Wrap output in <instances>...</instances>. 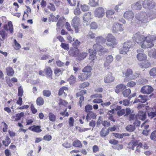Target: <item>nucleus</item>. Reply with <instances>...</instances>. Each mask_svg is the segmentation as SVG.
Listing matches in <instances>:
<instances>
[{
    "label": "nucleus",
    "instance_id": "nucleus-44",
    "mask_svg": "<svg viewBox=\"0 0 156 156\" xmlns=\"http://www.w3.org/2000/svg\"><path fill=\"white\" fill-rule=\"evenodd\" d=\"M114 12L113 10H108L106 12V16L108 18H111V16L114 14Z\"/></svg>",
    "mask_w": 156,
    "mask_h": 156
},
{
    "label": "nucleus",
    "instance_id": "nucleus-48",
    "mask_svg": "<svg viewBox=\"0 0 156 156\" xmlns=\"http://www.w3.org/2000/svg\"><path fill=\"white\" fill-rule=\"evenodd\" d=\"M14 48L16 50H19L21 48V46L20 44L18 43L16 39L14 40Z\"/></svg>",
    "mask_w": 156,
    "mask_h": 156
},
{
    "label": "nucleus",
    "instance_id": "nucleus-49",
    "mask_svg": "<svg viewBox=\"0 0 156 156\" xmlns=\"http://www.w3.org/2000/svg\"><path fill=\"white\" fill-rule=\"evenodd\" d=\"M86 90H83L77 93L76 94V96L77 97L83 96V95L86 93Z\"/></svg>",
    "mask_w": 156,
    "mask_h": 156
},
{
    "label": "nucleus",
    "instance_id": "nucleus-59",
    "mask_svg": "<svg viewBox=\"0 0 156 156\" xmlns=\"http://www.w3.org/2000/svg\"><path fill=\"white\" fill-rule=\"evenodd\" d=\"M81 13V11L79 8H77L74 11V13L76 15H79Z\"/></svg>",
    "mask_w": 156,
    "mask_h": 156
},
{
    "label": "nucleus",
    "instance_id": "nucleus-21",
    "mask_svg": "<svg viewBox=\"0 0 156 156\" xmlns=\"http://www.w3.org/2000/svg\"><path fill=\"white\" fill-rule=\"evenodd\" d=\"M93 48L95 51H100L101 52H104L103 48L101 45L97 43L93 45Z\"/></svg>",
    "mask_w": 156,
    "mask_h": 156
},
{
    "label": "nucleus",
    "instance_id": "nucleus-13",
    "mask_svg": "<svg viewBox=\"0 0 156 156\" xmlns=\"http://www.w3.org/2000/svg\"><path fill=\"white\" fill-rule=\"evenodd\" d=\"M114 79V77L112 76V74L109 73L105 77L104 81L105 83H108L113 81Z\"/></svg>",
    "mask_w": 156,
    "mask_h": 156
},
{
    "label": "nucleus",
    "instance_id": "nucleus-14",
    "mask_svg": "<svg viewBox=\"0 0 156 156\" xmlns=\"http://www.w3.org/2000/svg\"><path fill=\"white\" fill-rule=\"evenodd\" d=\"M90 73H82L80 75H79L78 78L81 81H83L87 80L90 76Z\"/></svg>",
    "mask_w": 156,
    "mask_h": 156
},
{
    "label": "nucleus",
    "instance_id": "nucleus-7",
    "mask_svg": "<svg viewBox=\"0 0 156 156\" xmlns=\"http://www.w3.org/2000/svg\"><path fill=\"white\" fill-rule=\"evenodd\" d=\"M104 9L101 7L96 8L94 11L95 16L98 18L102 17L105 15Z\"/></svg>",
    "mask_w": 156,
    "mask_h": 156
},
{
    "label": "nucleus",
    "instance_id": "nucleus-32",
    "mask_svg": "<svg viewBox=\"0 0 156 156\" xmlns=\"http://www.w3.org/2000/svg\"><path fill=\"white\" fill-rule=\"evenodd\" d=\"M131 90L129 89L124 90L122 92V94L125 97H128L131 93Z\"/></svg>",
    "mask_w": 156,
    "mask_h": 156
},
{
    "label": "nucleus",
    "instance_id": "nucleus-8",
    "mask_svg": "<svg viewBox=\"0 0 156 156\" xmlns=\"http://www.w3.org/2000/svg\"><path fill=\"white\" fill-rule=\"evenodd\" d=\"M143 50L141 49L137 50V52L138 53L136 56L137 58L140 61L144 60L147 58V55L143 53Z\"/></svg>",
    "mask_w": 156,
    "mask_h": 156
},
{
    "label": "nucleus",
    "instance_id": "nucleus-15",
    "mask_svg": "<svg viewBox=\"0 0 156 156\" xmlns=\"http://www.w3.org/2000/svg\"><path fill=\"white\" fill-rule=\"evenodd\" d=\"M136 117L142 121H144L146 118V114L143 111H139Z\"/></svg>",
    "mask_w": 156,
    "mask_h": 156
},
{
    "label": "nucleus",
    "instance_id": "nucleus-4",
    "mask_svg": "<svg viewBox=\"0 0 156 156\" xmlns=\"http://www.w3.org/2000/svg\"><path fill=\"white\" fill-rule=\"evenodd\" d=\"M80 19L79 17L75 16L73 19L71 23V25L75 30L76 33H78L80 28Z\"/></svg>",
    "mask_w": 156,
    "mask_h": 156
},
{
    "label": "nucleus",
    "instance_id": "nucleus-40",
    "mask_svg": "<svg viewBox=\"0 0 156 156\" xmlns=\"http://www.w3.org/2000/svg\"><path fill=\"white\" fill-rule=\"evenodd\" d=\"M87 37L88 39H94L95 38V34L91 31H89L87 35Z\"/></svg>",
    "mask_w": 156,
    "mask_h": 156
},
{
    "label": "nucleus",
    "instance_id": "nucleus-18",
    "mask_svg": "<svg viewBox=\"0 0 156 156\" xmlns=\"http://www.w3.org/2000/svg\"><path fill=\"white\" fill-rule=\"evenodd\" d=\"M142 2L141 1H139L132 4L131 7L133 9L140 10L142 8Z\"/></svg>",
    "mask_w": 156,
    "mask_h": 156
},
{
    "label": "nucleus",
    "instance_id": "nucleus-27",
    "mask_svg": "<svg viewBox=\"0 0 156 156\" xmlns=\"http://www.w3.org/2000/svg\"><path fill=\"white\" fill-rule=\"evenodd\" d=\"M44 72L48 77L52 76V71L50 67H46L44 69Z\"/></svg>",
    "mask_w": 156,
    "mask_h": 156
},
{
    "label": "nucleus",
    "instance_id": "nucleus-38",
    "mask_svg": "<svg viewBox=\"0 0 156 156\" xmlns=\"http://www.w3.org/2000/svg\"><path fill=\"white\" fill-rule=\"evenodd\" d=\"M44 102V100L41 97H38L36 100L37 104L38 105H42Z\"/></svg>",
    "mask_w": 156,
    "mask_h": 156
},
{
    "label": "nucleus",
    "instance_id": "nucleus-50",
    "mask_svg": "<svg viewBox=\"0 0 156 156\" xmlns=\"http://www.w3.org/2000/svg\"><path fill=\"white\" fill-rule=\"evenodd\" d=\"M23 91L21 86H20L18 89V95L19 96L21 97L23 96Z\"/></svg>",
    "mask_w": 156,
    "mask_h": 156
},
{
    "label": "nucleus",
    "instance_id": "nucleus-2",
    "mask_svg": "<svg viewBox=\"0 0 156 156\" xmlns=\"http://www.w3.org/2000/svg\"><path fill=\"white\" fill-rule=\"evenodd\" d=\"M135 44V42L132 40L128 41L125 42L123 44L122 50L120 51V53L122 54H126L129 48L133 46Z\"/></svg>",
    "mask_w": 156,
    "mask_h": 156
},
{
    "label": "nucleus",
    "instance_id": "nucleus-43",
    "mask_svg": "<svg viewBox=\"0 0 156 156\" xmlns=\"http://www.w3.org/2000/svg\"><path fill=\"white\" fill-rule=\"evenodd\" d=\"M24 115V113L23 112H21L19 114L18 113L16 115L15 119L16 121L20 120L21 118Z\"/></svg>",
    "mask_w": 156,
    "mask_h": 156
},
{
    "label": "nucleus",
    "instance_id": "nucleus-60",
    "mask_svg": "<svg viewBox=\"0 0 156 156\" xmlns=\"http://www.w3.org/2000/svg\"><path fill=\"white\" fill-rule=\"evenodd\" d=\"M113 148L114 149L118 150H121L123 148V146L122 144H117L113 146Z\"/></svg>",
    "mask_w": 156,
    "mask_h": 156
},
{
    "label": "nucleus",
    "instance_id": "nucleus-39",
    "mask_svg": "<svg viewBox=\"0 0 156 156\" xmlns=\"http://www.w3.org/2000/svg\"><path fill=\"white\" fill-rule=\"evenodd\" d=\"M91 70V67L90 66H87L85 67L82 70V72L85 73H90Z\"/></svg>",
    "mask_w": 156,
    "mask_h": 156
},
{
    "label": "nucleus",
    "instance_id": "nucleus-53",
    "mask_svg": "<svg viewBox=\"0 0 156 156\" xmlns=\"http://www.w3.org/2000/svg\"><path fill=\"white\" fill-rule=\"evenodd\" d=\"M114 135L115 137L118 138H122L123 136H126V133H123L122 134H120L118 133H114Z\"/></svg>",
    "mask_w": 156,
    "mask_h": 156
},
{
    "label": "nucleus",
    "instance_id": "nucleus-42",
    "mask_svg": "<svg viewBox=\"0 0 156 156\" xmlns=\"http://www.w3.org/2000/svg\"><path fill=\"white\" fill-rule=\"evenodd\" d=\"M76 78L73 75H71L68 79V80L70 84H74L76 81Z\"/></svg>",
    "mask_w": 156,
    "mask_h": 156
},
{
    "label": "nucleus",
    "instance_id": "nucleus-63",
    "mask_svg": "<svg viewBox=\"0 0 156 156\" xmlns=\"http://www.w3.org/2000/svg\"><path fill=\"white\" fill-rule=\"evenodd\" d=\"M93 152L94 153H96L99 151V149L98 146L94 145L92 147Z\"/></svg>",
    "mask_w": 156,
    "mask_h": 156
},
{
    "label": "nucleus",
    "instance_id": "nucleus-37",
    "mask_svg": "<svg viewBox=\"0 0 156 156\" xmlns=\"http://www.w3.org/2000/svg\"><path fill=\"white\" fill-rule=\"evenodd\" d=\"M48 117L50 120L51 122H55L56 119V115L51 112L49 113Z\"/></svg>",
    "mask_w": 156,
    "mask_h": 156
},
{
    "label": "nucleus",
    "instance_id": "nucleus-25",
    "mask_svg": "<svg viewBox=\"0 0 156 156\" xmlns=\"http://www.w3.org/2000/svg\"><path fill=\"white\" fill-rule=\"evenodd\" d=\"M91 13L90 12L85 13L83 17V20L88 22L89 20L91 19Z\"/></svg>",
    "mask_w": 156,
    "mask_h": 156
},
{
    "label": "nucleus",
    "instance_id": "nucleus-58",
    "mask_svg": "<svg viewBox=\"0 0 156 156\" xmlns=\"http://www.w3.org/2000/svg\"><path fill=\"white\" fill-rule=\"evenodd\" d=\"M118 127V126L117 125H114L112 127H109L108 129L109 131H115Z\"/></svg>",
    "mask_w": 156,
    "mask_h": 156
},
{
    "label": "nucleus",
    "instance_id": "nucleus-56",
    "mask_svg": "<svg viewBox=\"0 0 156 156\" xmlns=\"http://www.w3.org/2000/svg\"><path fill=\"white\" fill-rule=\"evenodd\" d=\"M85 109L86 112L89 113L90 112V110L92 109V106L90 105H87L85 107Z\"/></svg>",
    "mask_w": 156,
    "mask_h": 156
},
{
    "label": "nucleus",
    "instance_id": "nucleus-45",
    "mask_svg": "<svg viewBox=\"0 0 156 156\" xmlns=\"http://www.w3.org/2000/svg\"><path fill=\"white\" fill-rule=\"evenodd\" d=\"M87 55V53L86 52H82L80 53L78 57L80 60H82L86 57Z\"/></svg>",
    "mask_w": 156,
    "mask_h": 156
},
{
    "label": "nucleus",
    "instance_id": "nucleus-11",
    "mask_svg": "<svg viewBox=\"0 0 156 156\" xmlns=\"http://www.w3.org/2000/svg\"><path fill=\"white\" fill-rule=\"evenodd\" d=\"M79 53V50L76 47H72L69 51V55L73 57L77 56Z\"/></svg>",
    "mask_w": 156,
    "mask_h": 156
},
{
    "label": "nucleus",
    "instance_id": "nucleus-57",
    "mask_svg": "<svg viewBox=\"0 0 156 156\" xmlns=\"http://www.w3.org/2000/svg\"><path fill=\"white\" fill-rule=\"evenodd\" d=\"M89 7L86 5H81V9L83 11H86L88 10Z\"/></svg>",
    "mask_w": 156,
    "mask_h": 156
},
{
    "label": "nucleus",
    "instance_id": "nucleus-20",
    "mask_svg": "<svg viewBox=\"0 0 156 156\" xmlns=\"http://www.w3.org/2000/svg\"><path fill=\"white\" fill-rule=\"evenodd\" d=\"M132 73L133 72L131 69H128L125 73L126 78L125 80H127L128 81L132 80V79H130V77L131 76H133Z\"/></svg>",
    "mask_w": 156,
    "mask_h": 156
},
{
    "label": "nucleus",
    "instance_id": "nucleus-35",
    "mask_svg": "<svg viewBox=\"0 0 156 156\" xmlns=\"http://www.w3.org/2000/svg\"><path fill=\"white\" fill-rule=\"evenodd\" d=\"M149 73L150 76H156V67L151 69L149 72Z\"/></svg>",
    "mask_w": 156,
    "mask_h": 156
},
{
    "label": "nucleus",
    "instance_id": "nucleus-29",
    "mask_svg": "<svg viewBox=\"0 0 156 156\" xmlns=\"http://www.w3.org/2000/svg\"><path fill=\"white\" fill-rule=\"evenodd\" d=\"M139 98H140L141 102L142 103H145L148 99V96L146 95H140L139 96Z\"/></svg>",
    "mask_w": 156,
    "mask_h": 156
},
{
    "label": "nucleus",
    "instance_id": "nucleus-5",
    "mask_svg": "<svg viewBox=\"0 0 156 156\" xmlns=\"http://www.w3.org/2000/svg\"><path fill=\"white\" fill-rule=\"evenodd\" d=\"M142 5L144 8L147 9L153 8L155 6V4L153 0H144Z\"/></svg>",
    "mask_w": 156,
    "mask_h": 156
},
{
    "label": "nucleus",
    "instance_id": "nucleus-19",
    "mask_svg": "<svg viewBox=\"0 0 156 156\" xmlns=\"http://www.w3.org/2000/svg\"><path fill=\"white\" fill-rule=\"evenodd\" d=\"M126 87L125 85L122 84H120L117 86L115 89V92L118 94L120 92L123 91L125 89Z\"/></svg>",
    "mask_w": 156,
    "mask_h": 156
},
{
    "label": "nucleus",
    "instance_id": "nucleus-36",
    "mask_svg": "<svg viewBox=\"0 0 156 156\" xmlns=\"http://www.w3.org/2000/svg\"><path fill=\"white\" fill-rule=\"evenodd\" d=\"M64 19V18L61 17L59 19L56 24V26L57 27V28H56L57 30L59 29L60 28V27L63 25V23L62 20Z\"/></svg>",
    "mask_w": 156,
    "mask_h": 156
},
{
    "label": "nucleus",
    "instance_id": "nucleus-22",
    "mask_svg": "<svg viewBox=\"0 0 156 156\" xmlns=\"http://www.w3.org/2000/svg\"><path fill=\"white\" fill-rule=\"evenodd\" d=\"M109 133V132L108 129L103 128L100 131V134L101 137H104L107 136Z\"/></svg>",
    "mask_w": 156,
    "mask_h": 156
},
{
    "label": "nucleus",
    "instance_id": "nucleus-9",
    "mask_svg": "<svg viewBox=\"0 0 156 156\" xmlns=\"http://www.w3.org/2000/svg\"><path fill=\"white\" fill-rule=\"evenodd\" d=\"M122 26V25L119 23H114L112 27V32L114 33H117L119 31H122L123 30Z\"/></svg>",
    "mask_w": 156,
    "mask_h": 156
},
{
    "label": "nucleus",
    "instance_id": "nucleus-1",
    "mask_svg": "<svg viewBox=\"0 0 156 156\" xmlns=\"http://www.w3.org/2000/svg\"><path fill=\"white\" fill-rule=\"evenodd\" d=\"M133 39L138 44H141L140 45L142 48H150L154 45V44L152 42L153 40V38L149 36L145 37L144 35H141L139 32L133 35Z\"/></svg>",
    "mask_w": 156,
    "mask_h": 156
},
{
    "label": "nucleus",
    "instance_id": "nucleus-55",
    "mask_svg": "<svg viewBox=\"0 0 156 156\" xmlns=\"http://www.w3.org/2000/svg\"><path fill=\"white\" fill-rule=\"evenodd\" d=\"M91 29H96L98 27L97 23L95 22H92L90 24Z\"/></svg>",
    "mask_w": 156,
    "mask_h": 156
},
{
    "label": "nucleus",
    "instance_id": "nucleus-12",
    "mask_svg": "<svg viewBox=\"0 0 156 156\" xmlns=\"http://www.w3.org/2000/svg\"><path fill=\"white\" fill-rule=\"evenodd\" d=\"M108 42H110L113 44L116 45L117 44V42L114 37L111 34H108L106 37V39Z\"/></svg>",
    "mask_w": 156,
    "mask_h": 156
},
{
    "label": "nucleus",
    "instance_id": "nucleus-17",
    "mask_svg": "<svg viewBox=\"0 0 156 156\" xmlns=\"http://www.w3.org/2000/svg\"><path fill=\"white\" fill-rule=\"evenodd\" d=\"M113 60V57L111 55H109L106 58V61L104 63L105 67H108Z\"/></svg>",
    "mask_w": 156,
    "mask_h": 156
},
{
    "label": "nucleus",
    "instance_id": "nucleus-16",
    "mask_svg": "<svg viewBox=\"0 0 156 156\" xmlns=\"http://www.w3.org/2000/svg\"><path fill=\"white\" fill-rule=\"evenodd\" d=\"M8 25H5L4 26V28L6 30H9L10 33H12L13 32V26L11 21L9 22L8 23Z\"/></svg>",
    "mask_w": 156,
    "mask_h": 156
},
{
    "label": "nucleus",
    "instance_id": "nucleus-23",
    "mask_svg": "<svg viewBox=\"0 0 156 156\" xmlns=\"http://www.w3.org/2000/svg\"><path fill=\"white\" fill-rule=\"evenodd\" d=\"M7 75L9 76H12L14 74V71L11 67H8L6 68Z\"/></svg>",
    "mask_w": 156,
    "mask_h": 156
},
{
    "label": "nucleus",
    "instance_id": "nucleus-62",
    "mask_svg": "<svg viewBox=\"0 0 156 156\" xmlns=\"http://www.w3.org/2000/svg\"><path fill=\"white\" fill-rule=\"evenodd\" d=\"M89 85V83L87 82H84L80 86V88H84L88 86Z\"/></svg>",
    "mask_w": 156,
    "mask_h": 156
},
{
    "label": "nucleus",
    "instance_id": "nucleus-26",
    "mask_svg": "<svg viewBox=\"0 0 156 156\" xmlns=\"http://www.w3.org/2000/svg\"><path fill=\"white\" fill-rule=\"evenodd\" d=\"M96 41L97 43H105L106 41V39L101 36H99L96 37Z\"/></svg>",
    "mask_w": 156,
    "mask_h": 156
},
{
    "label": "nucleus",
    "instance_id": "nucleus-33",
    "mask_svg": "<svg viewBox=\"0 0 156 156\" xmlns=\"http://www.w3.org/2000/svg\"><path fill=\"white\" fill-rule=\"evenodd\" d=\"M33 127L31 129V130L34 132H35L37 133H40L41 132L42 130L40 129L41 126H33Z\"/></svg>",
    "mask_w": 156,
    "mask_h": 156
},
{
    "label": "nucleus",
    "instance_id": "nucleus-31",
    "mask_svg": "<svg viewBox=\"0 0 156 156\" xmlns=\"http://www.w3.org/2000/svg\"><path fill=\"white\" fill-rule=\"evenodd\" d=\"M99 0H89V4L92 7H95L98 5Z\"/></svg>",
    "mask_w": 156,
    "mask_h": 156
},
{
    "label": "nucleus",
    "instance_id": "nucleus-46",
    "mask_svg": "<svg viewBox=\"0 0 156 156\" xmlns=\"http://www.w3.org/2000/svg\"><path fill=\"white\" fill-rule=\"evenodd\" d=\"M43 94L44 96L48 97L51 95V92L48 90H44L43 91Z\"/></svg>",
    "mask_w": 156,
    "mask_h": 156
},
{
    "label": "nucleus",
    "instance_id": "nucleus-54",
    "mask_svg": "<svg viewBox=\"0 0 156 156\" xmlns=\"http://www.w3.org/2000/svg\"><path fill=\"white\" fill-rule=\"evenodd\" d=\"M80 44V42L78 41L77 39L75 40L73 44V47H76L77 48L79 47Z\"/></svg>",
    "mask_w": 156,
    "mask_h": 156
},
{
    "label": "nucleus",
    "instance_id": "nucleus-34",
    "mask_svg": "<svg viewBox=\"0 0 156 156\" xmlns=\"http://www.w3.org/2000/svg\"><path fill=\"white\" fill-rule=\"evenodd\" d=\"M7 35V33L5 30H3L0 31V37H2V39H1V40L2 41H3L6 38Z\"/></svg>",
    "mask_w": 156,
    "mask_h": 156
},
{
    "label": "nucleus",
    "instance_id": "nucleus-61",
    "mask_svg": "<svg viewBox=\"0 0 156 156\" xmlns=\"http://www.w3.org/2000/svg\"><path fill=\"white\" fill-rule=\"evenodd\" d=\"M51 139L52 137L51 135H46L44 136L43 140L45 141H49Z\"/></svg>",
    "mask_w": 156,
    "mask_h": 156
},
{
    "label": "nucleus",
    "instance_id": "nucleus-28",
    "mask_svg": "<svg viewBox=\"0 0 156 156\" xmlns=\"http://www.w3.org/2000/svg\"><path fill=\"white\" fill-rule=\"evenodd\" d=\"M11 140L7 135H6L5 139L3 140L2 141L3 144L5 147L8 146L11 143Z\"/></svg>",
    "mask_w": 156,
    "mask_h": 156
},
{
    "label": "nucleus",
    "instance_id": "nucleus-30",
    "mask_svg": "<svg viewBox=\"0 0 156 156\" xmlns=\"http://www.w3.org/2000/svg\"><path fill=\"white\" fill-rule=\"evenodd\" d=\"M73 145L74 147H82V144L81 142L78 140H74L73 143Z\"/></svg>",
    "mask_w": 156,
    "mask_h": 156
},
{
    "label": "nucleus",
    "instance_id": "nucleus-10",
    "mask_svg": "<svg viewBox=\"0 0 156 156\" xmlns=\"http://www.w3.org/2000/svg\"><path fill=\"white\" fill-rule=\"evenodd\" d=\"M123 16L128 21L131 22L132 20L134 17V14L132 11H128L124 13Z\"/></svg>",
    "mask_w": 156,
    "mask_h": 156
},
{
    "label": "nucleus",
    "instance_id": "nucleus-6",
    "mask_svg": "<svg viewBox=\"0 0 156 156\" xmlns=\"http://www.w3.org/2000/svg\"><path fill=\"white\" fill-rule=\"evenodd\" d=\"M153 88L150 86H144L141 89L140 92L144 94H149L153 92Z\"/></svg>",
    "mask_w": 156,
    "mask_h": 156
},
{
    "label": "nucleus",
    "instance_id": "nucleus-3",
    "mask_svg": "<svg viewBox=\"0 0 156 156\" xmlns=\"http://www.w3.org/2000/svg\"><path fill=\"white\" fill-rule=\"evenodd\" d=\"M135 18L137 20L144 23L148 21V17L147 14L144 12H140L136 13Z\"/></svg>",
    "mask_w": 156,
    "mask_h": 156
},
{
    "label": "nucleus",
    "instance_id": "nucleus-47",
    "mask_svg": "<svg viewBox=\"0 0 156 156\" xmlns=\"http://www.w3.org/2000/svg\"><path fill=\"white\" fill-rule=\"evenodd\" d=\"M151 139L154 141H156V130L153 131L150 136Z\"/></svg>",
    "mask_w": 156,
    "mask_h": 156
},
{
    "label": "nucleus",
    "instance_id": "nucleus-52",
    "mask_svg": "<svg viewBox=\"0 0 156 156\" xmlns=\"http://www.w3.org/2000/svg\"><path fill=\"white\" fill-rule=\"evenodd\" d=\"M150 66V64L148 62H145L142 63L141 65V67L142 68H147L149 67Z\"/></svg>",
    "mask_w": 156,
    "mask_h": 156
},
{
    "label": "nucleus",
    "instance_id": "nucleus-41",
    "mask_svg": "<svg viewBox=\"0 0 156 156\" xmlns=\"http://www.w3.org/2000/svg\"><path fill=\"white\" fill-rule=\"evenodd\" d=\"M126 129L127 131L131 132L134 131L135 129V127L134 125H130L126 126Z\"/></svg>",
    "mask_w": 156,
    "mask_h": 156
},
{
    "label": "nucleus",
    "instance_id": "nucleus-64",
    "mask_svg": "<svg viewBox=\"0 0 156 156\" xmlns=\"http://www.w3.org/2000/svg\"><path fill=\"white\" fill-rule=\"evenodd\" d=\"M136 84V83L133 81H130L127 83V86L130 87H133Z\"/></svg>",
    "mask_w": 156,
    "mask_h": 156
},
{
    "label": "nucleus",
    "instance_id": "nucleus-24",
    "mask_svg": "<svg viewBox=\"0 0 156 156\" xmlns=\"http://www.w3.org/2000/svg\"><path fill=\"white\" fill-rule=\"evenodd\" d=\"M147 14L148 17V21L149 20H153L156 18V13L153 11H151Z\"/></svg>",
    "mask_w": 156,
    "mask_h": 156
},
{
    "label": "nucleus",
    "instance_id": "nucleus-51",
    "mask_svg": "<svg viewBox=\"0 0 156 156\" xmlns=\"http://www.w3.org/2000/svg\"><path fill=\"white\" fill-rule=\"evenodd\" d=\"M60 46L64 49L68 50L69 49V46L68 44L64 43H62Z\"/></svg>",
    "mask_w": 156,
    "mask_h": 156
}]
</instances>
